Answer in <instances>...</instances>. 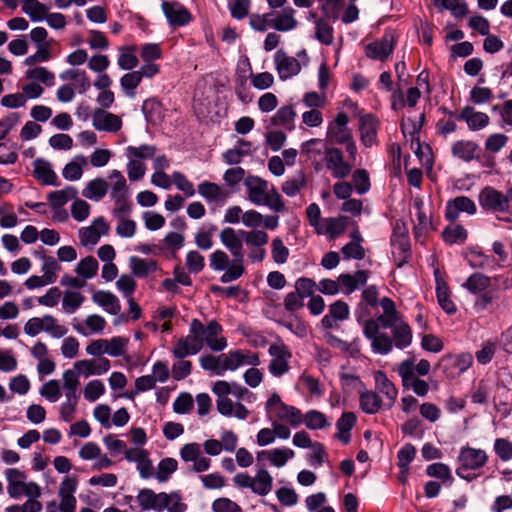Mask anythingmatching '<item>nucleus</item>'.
<instances>
[{
    "label": "nucleus",
    "instance_id": "f257e3e1",
    "mask_svg": "<svg viewBox=\"0 0 512 512\" xmlns=\"http://www.w3.org/2000/svg\"><path fill=\"white\" fill-rule=\"evenodd\" d=\"M383 313L376 318L364 321L363 334L371 342L374 353L386 355L395 346L398 349L409 347L413 340L410 325L396 309L395 302L388 297L380 300Z\"/></svg>",
    "mask_w": 512,
    "mask_h": 512
},
{
    "label": "nucleus",
    "instance_id": "f03ea898",
    "mask_svg": "<svg viewBox=\"0 0 512 512\" xmlns=\"http://www.w3.org/2000/svg\"><path fill=\"white\" fill-rule=\"evenodd\" d=\"M136 502L140 511L185 512L187 510V504L182 501V496L177 491L156 493L151 488H142L136 495Z\"/></svg>",
    "mask_w": 512,
    "mask_h": 512
},
{
    "label": "nucleus",
    "instance_id": "7ed1b4c3",
    "mask_svg": "<svg viewBox=\"0 0 512 512\" xmlns=\"http://www.w3.org/2000/svg\"><path fill=\"white\" fill-rule=\"evenodd\" d=\"M247 197L257 206H267L270 210L280 213L285 211V203L280 193L268 181L258 176L244 179Z\"/></svg>",
    "mask_w": 512,
    "mask_h": 512
},
{
    "label": "nucleus",
    "instance_id": "20e7f679",
    "mask_svg": "<svg viewBox=\"0 0 512 512\" xmlns=\"http://www.w3.org/2000/svg\"><path fill=\"white\" fill-rule=\"evenodd\" d=\"M220 241L232 254L233 259L229 269L220 277L222 283H229L242 277L245 273L243 242L240 230L227 227L220 232Z\"/></svg>",
    "mask_w": 512,
    "mask_h": 512
},
{
    "label": "nucleus",
    "instance_id": "39448f33",
    "mask_svg": "<svg viewBox=\"0 0 512 512\" xmlns=\"http://www.w3.org/2000/svg\"><path fill=\"white\" fill-rule=\"evenodd\" d=\"M482 210L497 215H512V186L502 192L495 187L485 186L478 194Z\"/></svg>",
    "mask_w": 512,
    "mask_h": 512
},
{
    "label": "nucleus",
    "instance_id": "423d86ee",
    "mask_svg": "<svg viewBox=\"0 0 512 512\" xmlns=\"http://www.w3.org/2000/svg\"><path fill=\"white\" fill-rule=\"evenodd\" d=\"M233 383L224 380L216 381L213 384L212 391L216 395L217 411L225 417H235L239 420H245L249 416V410L240 402H233L229 395L232 391Z\"/></svg>",
    "mask_w": 512,
    "mask_h": 512
},
{
    "label": "nucleus",
    "instance_id": "0eeeda50",
    "mask_svg": "<svg viewBox=\"0 0 512 512\" xmlns=\"http://www.w3.org/2000/svg\"><path fill=\"white\" fill-rule=\"evenodd\" d=\"M349 117L344 112H338L335 119L329 122L327 127V139L332 143L345 146V150L351 161L356 160L357 146L352 132L348 127Z\"/></svg>",
    "mask_w": 512,
    "mask_h": 512
},
{
    "label": "nucleus",
    "instance_id": "6e6552de",
    "mask_svg": "<svg viewBox=\"0 0 512 512\" xmlns=\"http://www.w3.org/2000/svg\"><path fill=\"white\" fill-rule=\"evenodd\" d=\"M458 461L459 466L456 469L457 476L471 481L476 477L474 471L486 465L488 455L483 449L464 446L460 449Z\"/></svg>",
    "mask_w": 512,
    "mask_h": 512
},
{
    "label": "nucleus",
    "instance_id": "1a4fd4ad",
    "mask_svg": "<svg viewBox=\"0 0 512 512\" xmlns=\"http://www.w3.org/2000/svg\"><path fill=\"white\" fill-rule=\"evenodd\" d=\"M265 411L270 420L285 421L294 428L303 423L301 411L294 406L285 404L276 392L268 398Z\"/></svg>",
    "mask_w": 512,
    "mask_h": 512
},
{
    "label": "nucleus",
    "instance_id": "9d476101",
    "mask_svg": "<svg viewBox=\"0 0 512 512\" xmlns=\"http://www.w3.org/2000/svg\"><path fill=\"white\" fill-rule=\"evenodd\" d=\"M30 38L36 46V52L25 58L26 66H34L38 63L50 61L53 57V44L55 40L48 37V32L43 27H35L30 31Z\"/></svg>",
    "mask_w": 512,
    "mask_h": 512
},
{
    "label": "nucleus",
    "instance_id": "9b49d317",
    "mask_svg": "<svg viewBox=\"0 0 512 512\" xmlns=\"http://www.w3.org/2000/svg\"><path fill=\"white\" fill-rule=\"evenodd\" d=\"M392 255L398 267L407 263L411 257L408 229L404 222L397 220L393 225L391 235Z\"/></svg>",
    "mask_w": 512,
    "mask_h": 512
},
{
    "label": "nucleus",
    "instance_id": "f8f14e48",
    "mask_svg": "<svg viewBox=\"0 0 512 512\" xmlns=\"http://www.w3.org/2000/svg\"><path fill=\"white\" fill-rule=\"evenodd\" d=\"M195 323L200 326L198 337H200L203 346L206 345L214 352L223 351L227 347V339L222 336L223 328L217 320L213 319L204 326L199 319L194 318L190 324Z\"/></svg>",
    "mask_w": 512,
    "mask_h": 512
},
{
    "label": "nucleus",
    "instance_id": "ddd939ff",
    "mask_svg": "<svg viewBox=\"0 0 512 512\" xmlns=\"http://www.w3.org/2000/svg\"><path fill=\"white\" fill-rule=\"evenodd\" d=\"M324 162L333 178L345 179L351 174L355 161H351L349 158L345 160L342 150L337 147H326Z\"/></svg>",
    "mask_w": 512,
    "mask_h": 512
},
{
    "label": "nucleus",
    "instance_id": "4468645a",
    "mask_svg": "<svg viewBox=\"0 0 512 512\" xmlns=\"http://www.w3.org/2000/svg\"><path fill=\"white\" fill-rule=\"evenodd\" d=\"M200 326L197 323L189 325V334L178 339L172 349V355L176 359H183L198 354L202 349V341L198 337Z\"/></svg>",
    "mask_w": 512,
    "mask_h": 512
},
{
    "label": "nucleus",
    "instance_id": "2eb2a0df",
    "mask_svg": "<svg viewBox=\"0 0 512 512\" xmlns=\"http://www.w3.org/2000/svg\"><path fill=\"white\" fill-rule=\"evenodd\" d=\"M268 353L271 357L268 370L274 377H281L289 372L292 353L284 343L271 344Z\"/></svg>",
    "mask_w": 512,
    "mask_h": 512
},
{
    "label": "nucleus",
    "instance_id": "dca6fc26",
    "mask_svg": "<svg viewBox=\"0 0 512 512\" xmlns=\"http://www.w3.org/2000/svg\"><path fill=\"white\" fill-rule=\"evenodd\" d=\"M161 9L168 24L173 28L188 25L193 20L191 12L178 1L163 0Z\"/></svg>",
    "mask_w": 512,
    "mask_h": 512
},
{
    "label": "nucleus",
    "instance_id": "f3484780",
    "mask_svg": "<svg viewBox=\"0 0 512 512\" xmlns=\"http://www.w3.org/2000/svg\"><path fill=\"white\" fill-rule=\"evenodd\" d=\"M412 364L402 361L397 367L398 375L401 378L402 386L411 389L417 396L425 397L429 392V384L412 373Z\"/></svg>",
    "mask_w": 512,
    "mask_h": 512
},
{
    "label": "nucleus",
    "instance_id": "a211bd4d",
    "mask_svg": "<svg viewBox=\"0 0 512 512\" xmlns=\"http://www.w3.org/2000/svg\"><path fill=\"white\" fill-rule=\"evenodd\" d=\"M180 458L185 462H193L192 471L202 473L211 466V460L202 456L201 445L196 442L184 444L180 449Z\"/></svg>",
    "mask_w": 512,
    "mask_h": 512
},
{
    "label": "nucleus",
    "instance_id": "6ab92c4d",
    "mask_svg": "<svg viewBox=\"0 0 512 512\" xmlns=\"http://www.w3.org/2000/svg\"><path fill=\"white\" fill-rule=\"evenodd\" d=\"M394 47L395 40L393 34L385 33L380 39L365 46V54L370 59L383 62L388 59Z\"/></svg>",
    "mask_w": 512,
    "mask_h": 512
},
{
    "label": "nucleus",
    "instance_id": "aec40b11",
    "mask_svg": "<svg viewBox=\"0 0 512 512\" xmlns=\"http://www.w3.org/2000/svg\"><path fill=\"white\" fill-rule=\"evenodd\" d=\"M375 391L384 399L385 408L390 409L398 397V389L382 370L373 373Z\"/></svg>",
    "mask_w": 512,
    "mask_h": 512
},
{
    "label": "nucleus",
    "instance_id": "412c9836",
    "mask_svg": "<svg viewBox=\"0 0 512 512\" xmlns=\"http://www.w3.org/2000/svg\"><path fill=\"white\" fill-rule=\"evenodd\" d=\"M274 64L279 78L283 81L296 76L301 71L300 62L282 49L275 53Z\"/></svg>",
    "mask_w": 512,
    "mask_h": 512
},
{
    "label": "nucleus",
    "instance_id": "4be33fe9",
    "mask_svg": "<svg viewBox=\"0 0 512 512\" xmlns=\"http://www.w3.org/2000/svg\"><path fill=\"white\" fill-rule=\"evenodd\" d=\"M477 212L475 202L467 196H458L447 201L445 207V218L450 222L458 220L460 213L474 215Z\"/></svg>",
    "mask_w": 512,
    "mask_h": 512
},
{
    "label": "nucleus",
    "instance_id": "5701e85b",
    "mask_svg": "<svg viewBox=\"0 0 512 512\" xmlns=\"http://www.w3.org/2000/svg\"><path fill=\"white\" fill-rule=\"evenodd\" d=\"M109 229L110 227L104 217H98L90 226L79 230L80 243L83 246H94L99 242L102 235L108 234Z\"/></svg>",
    "mask_w": 512,
    "mask_h": 512
},
{
    "label": "nucleus",
    "instance_id": "b1692460",
    "mask_svg": "<svg viewBox=\"0 0 512 512\" xmlns=\"http://www.w3.org/2000/svg\"><path fill=\"white\" fill-rule=\"evenodd\" d=\"M379 292L375 285H370L362 291L361 302L358 304L355 310V316L358 323L362 326L364 321L368 320L371 312L369 307H377L380 305L378 300Z\"/></svg>",
    "mask_w": 512,
    "mask_h": 512
},
{
    "label": "nucleus",
    "instance_id": "393cba45",
    "mask_svg": "<svg viewBox=\"0 0 512 512\" xmlns=\"http://www.w3.org/2000/svg\"><path fill=\"white\" fill-rule=\"evenodd\" d=\"M92 125L98 131L118 132L122 127V120L118 115L97 108L92 114Z\"/></svg>",
    "mask_w": 512,
    "mask_h": 512
},
{
    "label": "nucleus",
    "instance_id": "a878e982",
    "mask_svg": "<svg viewBox=\"0 0 512 512\" xmlns=\"http://www.w3.org/2000/svg\"><path fill=\"white\" fill-rule=\"evenodd\" d=\"M77 489V479L74 477H65L59 487V497L61 498L59 504L60 512H75L76 498L74 493Z\"/></svg>",
    "mask_w": 512,
    "mask_h": 512
},
{
    "label": "nucleus",
    "instance_id": "bb28decb",
    "mask_svg": "<svg viewBox=\"0 0 512 512\" xmlns=\"http://www.w3.org/2000/svg\"><path fill=\"white\" fill-rule=\"evenodd\" d=\"M379 120L372 114H366L359 120L360 139L365 147H372L377 143Z\"/></svg>",
    "mask_w": 512,
    "mask_h": 512
},
{
    "label": "nucleus",
    "instance_id": "cd10ccee",
    "mask_svg": "<svg viewBox=\"0 0 512 512\" xmlns=\"http://www.w3.org/2000/svg\"><path fill=\"white\" fill-rule=\"evenodd\" d=\"M295 13L292 7H285L281 12H271L270 28L279 32L294 30L298 26Z\"/></svg>",
    "mask_w": 512,
    "mask_h": 512
},
{
    "label": "nucleus",
    "instance_id": "c85d7f7f",
    "mask_svg": "<svg viewBox=\"0 0 512 512\" xmlns=\"http://www.w3.org/2000/svg\"><path fill=\"white\" fill-rule=\"evenodd\" d=\"M350 308L345 301L337 300L329 306L328 314L322 320L321 325L324 329L337 327V322L345 321L349 318Z\"/></svg>",
    "mask_w": 512,
    "mask_h": 512
},
{
    "label": "nucleus",
    "instance_id": "c756f323",
    "mask_svg": "<svg viewBox=\"0 0 512 512\" xmlns=\"http://www.w3.org/2000/svg\"><path fill=\"white\" fill-rule=\"evenodd\" d=\"M347 225L348 218L346 216L324 218L316 233L326 235L329 239L334 240L345 232Z\"/></svg>",
    "mask_w": 512,
    "mask_h": 512
},
{
    "label": "nucleus",
    "instance_id": "7c9ffc66",
    "mask_svg": "<svg viewBox=\"0 0 512 512\" xmlns=\"http://www.w3.org/2000/svg\"><path fill=\"white\" fill-rule=\"evenodd\" d=\"M457 118L465 121L472 131L484 129L490 123V118L486 113L475 111L471 106H465L457 115Z\"/></svg>",
    "mask_w": 512,
    "mask_h": 512
},
{
    "label": "nucleus",
    "instance_id": "2f4dec72",
    "mask_svg": "<svg viewBox=\"0 0 512 512\" xmlns=\"http://www.w3.org/2000/svg\"><path fill=\"white\" fill-rule=\"evenodd\" d=\"M198 193L209 203L223 204L229 192L214 182L203 181L198 185Z\"/></svg>",
    "mask_w": 512,
    "mask_h": 512
},
{
    "label": "nucleus",
    "instance_id": "473e14b6",
    "mask_svg": "<svg viewBox=\"0 0 512 512\" xmlns=\"http://www.w3.org/2000/svg\"><path fill=\"white\" fill-rule=\"evenodd\" d=\"M359 405L364 413L373 415L385 408V401L375 390H364L359 393Z\"/></svg>",
    "mask_w": 512,
    "mask_h": 512
},
{
    "label": "nucleus",
    "instance_id": "72a5a7b5",
    "mask_svg": "<svg viewBox=\"0 0 512 512\" xmlns=\"http://www.w3.org/2000/svg\"><path fill=\"white\" fill-rule=\"evenodd\" d=\"M92 301L111 315H118L121 311L118 297L110 291H95L92 295Z\"/></svg>",
    "mask_w": 512,
    "mask_h": 512
},
{
    "label": "nucleus",
    "instance_id": "f704fd0d",
    "mask_svg": "<svg viewBox=\"0 0 512 512\" xmlns=\"http://www.w3.org/2000/svg\"><path fill=\"white\" fill-rule=\"evenodd\" d=\"M368 272L364 270H358L354 274L343 273L338 277L340 288L344 294H351L360 286L367 283Z\"/></svg>",
    "mask_w": 512,
    "mask_h": 512
},
{
    "label": "nucleus",
    "instance_id": "c9c22d12",
    "mask_svg": "<svg viewBox=\"0 0 512 512\" xmlns=\"http://www.w3.org/2000/svg\"><path fill=\"white\" fill-rule=\"evenodd\" d=\"M301 154L311 161L315 170L321 169L320 158L324 156L323 141L318 138L310 139L304 142L301 146Z\"/></svg>",
    "mask_w": 512,
    "mask_h": 512
},
{
    "label": "nucleus",
    "instance_id": "e433bc0d",
    "mask_svg": "<svg viewBox=\"0 0 512 512\" xmlns=\"http://www.w3.org/2000/svg\"><path fill=\"white\" fill-rule=\"evenodd\" d=\"M129 265L132 275L138 278H145L149 274L156 272L159 268L157 261L137 256L130 257Z\"/></svg>",
    "mask_w": 512,
    "mask_h": 512
},
{
    "label": "nucleus",
    "instance_id": "4c0bfd02",
    "mask_svg": "<svg viewBox=\"0 0 512 512\" xmlns=\"http://www.w3.org/2000/svg\"><path fill=\"white\" fill-rule=\"evenodd\" d=\"M109 183L106 179L97 177L90 180L82 190V195L92 201L102 200L108 192Z\"/></svg>",
    "mask_w": 512,
    "mask_h": 512
},
{
    "label": "nucleus",
    "instance_id": "58836bf2",
    "mask_svg": "<svg viewBox=\"0 0 512 512\" xmlns=\"http://www.w3.org/2000/svg\"><path fill=\"white\" fill-rule=\"evenodd\" d=\"M480 150L479 145L470 140L456 141L452 147V155L464 162H470L476 158V153Z\"/></svg>",
    "mask_w": 512,
    "mask_h": 512
},
{
    "label": "nucleus",
    "instance_id": "ea45409f",
    "mask_svg": "<svg viewBox=\"0 0 512 512\" xmlns=\"http://www.w3.org/2000/svg\"><path fill=\"white\" fill-rule=\"evenodd\" d=\"M273 477L266 469H259L252 480L251 491L259 496H266L272 491Z\"/></svg>",
    "mask_w": 512,
    "mask_h": 512
},
{
    "label": "nucleus",
    "instance_id": "a19ab883",
    "mask_svg": "<svg viewBox=\"0 0 512 512\" xmlns=\"http://www.w3.org/2000/svg\"><path fill=\"white\" fill-rule=\"evenodd\" d=\"M108 179L110 180L111 199L129 196V187L121 171L116 169L112 170L109 173Z\"/></svg>",
    "mask_w": 512,
    "mask_h": 512
},
{
    "label": "nucleus",
    "instance_id": "79ce46f5",
    "mask_svg": "<svg viewBox=\"0 0 512 512\" xmlns=\"http://www.w3.org/2000/svg\"><path fill=\"white\" fill-rule=\"evenodd\" d=\"M314 38L325 46L334 42V28L329 19H317L314 25Z\"/></svg>",
    "mask_w": 512,
    "mask_h": 512
},
{
    "label": "nucleus",
    "instance_id": "37998d69",
    "mask_svg": "<svg viewBox=\"0 0 512 512\" xmlns=\"http://www.w3.org/2000/svg\"><path fill=\"white\" fill-rule=\"evenodd\" d=\"M468 232L460 224H452L446 226L442 231L443 241L448 245L464 244L467 240Z\"/></svg>",
    "mask_w": 512,
    "mask_h": 512
},
{
    "label": "nucleus",
    "instance_id": "c03bdc74",
    "mask_svg": "<svg viewBox=\"0 0 512 512\" xmlns=\"http://www.w3.org/2000/svg\"><path fill=\"white\" fill-rule=\"evenodd\" d=\"M491 285V278L483 273H473L471 274L466 282L463 284V287L467 289L470 293L474 295H478L485 290H487Z\"/></svg>",
    "mask_w": 512,
    "mask_h": 512
},
{
    "label": "nucleus",
    "instance_id": "a18cd8bd",
    "mask_svg": "<svg viewBox=\"0 0 512 512\" xmlns=\"http://www.w3.org/2000/svg\"><path fill=\"white\" fill-rule=\"evenodd\" d=\"M296 112L290 105L280 107L271 117V123L274 126H281L292 130L294 128V119Z\"/></svg>",
    "mask_w": 512,
    "mask_h": 512
},
{
    "label": "nucleus",
    "instance_id": "49530a36",
    "mask_svg": "<svg viewBox=\"0 0 512 512\" xmlns=\"http://www.w3.org/2000/svg\"><path fill=\"white\" fill-rule=\"evenodd\" d=\"M136 46L128 45L119 48L117 64L122 70H132L138 66L139 60L136 56Z\"/></svg>",
    "mask_w": 512,
    "mask_h": 512
},
{
    "label": "nucleus",
    "instance_id": "de8ad7c7",
    "mask_svg": "<svg viewBox=\"0 0 512 512\" xmlns=\"http://www.w3.org/2000/svg\"><path fill=\"white\" fill-rule=\"evenodd\" d=\"M22 11L29 16L33 22L43 21L49 7L38 0H26L22 5Z\"/></svg>",
    "mask_w": 512,
    "mask_h": 512
},
{
    "label": "nucleus",
    "instance_id": "09e8293b",
    "mask_svg": "<svg viewBox=\"0 0 512 512\" xmlns=\"http://www.w3.org/2000/svg\"><path fill=\"white\" fill-rule=\"evenodd\" d=\"M88 164V160L83 155L76 156L71 162L65 165L63 169V177L66 180L76 181L83 175V166Z\"/></svg>",
    "mask_w": 512,
    "mask_h": 512
},
{
    "label": "nucleus",
    "instance_id": "8fccbe9b",
    "mask_svg": "<svg viewBox=\"0 0 512 512\" xmlns=\"http://www.w3.org/2000/svg\"><path fill=\"white\" fill-rule=\"evenodd\" d=\"M34 176L44 185H57V175L44 160L35 161Z\"/></svg>",
    "mask_w": 512,
    "mask_h": 512
},
{
    "label": "nucleus",
    "instance_id": "3c124183",
    "mask_svg": "<svg viewBox=\"0 0 512 512\" xmlns=\"http://www.w3.org/2000/svg\"><path fill=\"white\" fill-rule=\"evenodd\" d=\"M98 269L99 263L96 258L86 256L77 263L75 273L86 281L87 279L94 278L97 275Z\"/></svg>",
    "mask_w": 512,
    "mask_h": 512
},
{
    "label": "nucleus",
    "instance_id": "603ef678",
    "mask_svg": "<svg viewBox=\"0 0 512 512\" xmlns=\"http://www.w3.org/2000/svg\"><path fill=\"white\" fill-rule=\"evenodd\" d=\"M260 455H265L269 460L270 464L275 467H283L287 461L294 457L295 453L289 448H275L269 451H262Z\"/></svg>",
    "mask_w": 512,
    "mask_h": 512
},
{
    "label": "nucleus",
    "instance_id": "864d4df0",
    "mask_svg": "<svg viewBox=\"0 0 512 512\" xmlns=\"http://www.w3.org/2000/svg\"><path fill=\"white\" fill-rule=\"evenodd\" d=\"M27 79L32 80L33 82H40L48 87H52L55 85V75L53 72L48 70L46 67L37 66L31 69H28L25 73Z\"/></svg>",
    "mask_w": 512,
    "mask_h": 512
},
{
    "label": "nucleus",
    "instance_id": "5fc2aeb1",
    "mask_svg": "<svg viewBox=\"0 0 512 512\" xmlns=\"http://www.w3.org/2000/svg\"><path fill=\"white\" fill-rule=\"evenodd\" d=\"M240 235L247 247H265L269 241L268 233L260 229L240 230Z\"/></svg>",
    "mask_w": 512,
    "mask_h": 512
},
{
    "label": "nucleus",
    "instance_id": "6e6d98bb",
    "mask_svg": "<svg viewBox=\"0 0 512 512\" xmlns=\"http://www.w3.org/2000/svg\"><path fill=\"white\" fill-rule=\"evenodd\" d=\"M178 462L171 457L163 458L157 466V471L154 472V477L161 483L168 481L171 475L177 470Z\"/></svg>",
    "mask_w": 512,
    "mask_h": 512
},
{
    "label": "nucleus",
    "instance_id": "4d7b16f0",
    "mask_svg": "<svg viewBox=\"0 0 512 512\" xmlns=\"http://www.w3.org/2000/svg\"><path fill=\"white\" fill-rule=\"evenodd\" d=\"M423 201L421 199H415L413 203V208L415 209L416 223L414 225V234L416 238L422 236V234L426 231L428 225L430 224V220L423 209Z\"/></svg>",
    "mask_w": 512,
    "mask_h": 512
},
{
    "label": "nucleus",
    "instance_id": "13d9d810",
    "mask_svg": "<svg viewBox=\"0 0 512 512\" xmlns=\"http://www.w3.org/2000/svg\"><path fill=\"white\" fill-rule=\"evenodd\" d=\"M156 151L157 147L154 145L128 146L126 148V156L128 159L140 161L154 158Z\"/></svg>",
    "mask_w": 512,
    "mask_h": 512
},
{
    "label": "nucleus",
    "instance_id": "bf43d9fd",
    "mask_svg": "<svg viewBox=\"0 0 512 512\" xmlns=\"http://www.w3.org/2000/svg\"><path fill=\"white\" fill-rule=\"evenodd\" d=\"M303 422L310 430H319L330 426V422L324 413L318 410H310L303 416Z\"/></svg>",
    "mask_w": 512,
    "mask_h": 512
},
{
    "label": "nucleus",
    "instance_id": "052dcab7",
    "mask_svg": "<svg viewBox=\"0 0 512 512\" xmlns=\"http://www.w3.org/2000/svg\"><path fill=\"white\" fill-rule=\"evenodd\" d=\"M142 78L138 71H132L129 73L124 74L120 78V86L123 89L126 96L130 98H134L136 93L135 89L139 86L141 83Z\"/></svg>",
    "mask_w": 512,
    "mask_h": 512
},
{
    "label": "nucleus",
    "instance_id": "680f3d73",
    "mask_svg": "<svg viewBox=\"0 0 512 512\" xmlns=\"http://www.w3.org/2000/svg\"><path fill=\"white\" fill-rule=\"evenodd\" d=\"M435 6L451 11L455 17H463L468 13V6L463 0H433Z\"/></svg>",
    "mask_w": 512,
    "mask_h": 512
},
{
    "label": "nucleus",
    "instance_id": "e2e57ef3",
    "mask_svg": "<svg viewBox=\"0 0 512 512\" xmlns=\"http://www.w3.org/2000/svg\"><path fill=\"white\" fill-rule=\"evenodd\" d=\"M66 400L60 405V419L64 422H71L76 412L79 395L65 394Z\"/></svg>",
    "mask_w": 512,
    "mask_h": 512
},
{
    "label": "nucleus",
    "instance_id": "0e129e2a",
    "mask_svg": "<svg viewBox=\"0 0 512 512\" xmlns=\"http://www.w3.org/2000/svg\"><path fill=\"white\" fill-rule=\"evenodd\" d=\"M85 297L80 292L65 291L62 299V308L68 313H74L84 302Z\"/></svg>",
    "mask_w": 512,
    "mask_h": 512
},
{
    "label": "nucleus",
    "instance_id": "69168bd1",
    "mask_svg": "<svg viewBox=\"0 0 512 512\" xmlns=\"http://www.w3.org/2000/svg\"><path fill=\"white\" fill-rule=\"evenodd\" d=\"M231 262L232 260H230L229 255L220 249L215 250L209 256V265L214 271H224L225 273L229 269Z\"/></svg>",
    "mask_w": 512,
    "mask_h": 512
},
{
    "label": "nucleus",
    "instance_id": "338daca9",
    "mask_svg": "<svg viewBox=\"0 0 512 512\" xmlns=\"http://www.w3.org/2000/svg\"><path fill=\"white\" fill-rule=\"evenodd\" d=\"M307 184L306 177L299 173L294 178L286 180L282 184V191L289 197L297 195Z\"/></svg>",
    "mask_w": 512,
    "mask_h": 512
},
{
    "label": "nucleus",
    "instance_id": "774afa93",
    "mask_svg": "<svg viewBox=\"0 0 512 512\" xmlns=\"http://www.w3.org/2000/svg\"><path fill=\"white\" fill-rule=\"evenodd\" d=\"M492 111L498 113L502 128L512 127V99L506 100L500 105H494Z\"/></svg>",
    "mask_w": 512,
    "mask_h": 512
}]
</instances>
